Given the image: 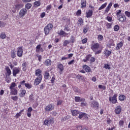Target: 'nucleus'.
<instances>
[{
	"instance_id": "1",
	"label": "nucleus",
	"mask_w": 130,
	"mask_h": 130,
	"mask_svg": "<svg viewBox=\"0 0 130 130\" xmlns=\"http://www.w3.org/2000/svg\"><path fill=\"white\" fill-rule=\"evenodd\" d=\"M99 47H100L99 44L98 43H96L93 44V45L91 46V48L92 50H93V51L95 52V54H99V53H101V51H102V49L98 50V49H99Z\"/></svg>"
},
{
	"instance_id": "2",
	"label": "nucleus",
	"mask_w": 130,
	"mask_h": 130,
	"mask_svg": "<svg viewBox=\"0 0 130 130\" xmlns=\"http://www.w3.org/2000/svg\"><path fill=\"white\" fill-rule=\"evenodd\" d=\"M52 28H53V25L51 23H49L44 27V31L45 35H48L49 32L51 30H52Z\"/></svg>"
},
{
	"instance_id": "3",
	"label": "nucleus",
	"mask_w": 130,
	"mask_h": 130,
	"mask_svg": "<svg viewBox=\"0 0 130 130\" xmlns=\"http://www.w3.org/2000/svg\"><path fill=\"white\" fill-rule=\"evenodd\" d=\"M109 102H111L112 104H115L117 103V94H115L112 97L110 96Z\"/></svg>"
},
{
	"instance_id": "4",
	"label": "nucleus",
	"mask_w": 130,
	"mask_h": 130,
	"mask_svg": "<svg viewBox=\"0 0 130 130\" xmlns=\"http://www.w3.org/2000/svg\"><path fill=\"white\" fill-rule=\"evenodd\" d=\"M117 20L119 21V22L123 23L126 20V17H125V15L124 14H122L120 15L117 16Z\"/></svg>"
},
{
	"instance_id": "5",
	"label": "nucleus",
	"mask_w": 130,
	"mask_h": 130,
	"mask_svg": "<svg viewBox=\"0 0 130 130\" xmlns=\"http://www.w3.org/2000/svg\"><path fill=\"white\" fill-rule=\"evenodd\" d=\"M90 107L94 109L97 110L99 108V103L96 101H92L91 102Z\"/></svg>"
},
{
	"instance_id": "6",
	"label": "nucleus",
	"mask_w": 130,
	"mask_h": 130,
	"mask_svg": "<svg viewBox=\"0 0 130 130\" xmlns=\"http://www.w3.org/2000/svg\"><path fill=\"white\" fill-rule=\"evenodd\" d=\"M17 54L18 57H22L23 56V47L18 48Z\"/></svg>"
},
{
	"instance_id": "7",
	"label": "nucleus",
	"mask_w": 130,
	"mask_h": 130,
	"mask_svg": "<svg viewBox=\"0 0 130 130\" xmlns=\"http://www.w3.org/2000/svg\"><path fill=\"white\" fill-rule=\"evenodd\" d=\"M27 14V10L26 9H22L19 12V17L20 18H23Z\"/></svg>"
},
{
	"instance_id": "8",
	"label": "nucleus",
	"mask_w": 130,
	"mask_h": 130,
	"mask_svg": "<svg viewBox=\"0 0 130 130\" xmlns=\"http://www.w3.org/2000/svg\"><path fill=\"white\" fill-rule=\"evenodd\" d=\"M53 109H54V106L52 104H49L45 108V111H52Z\"/></svg>"
},
{
	"instance_id": "9",
	"label": "nucleus",
	"mask_w": 130,
	"mask_h": 130,
	"mask_svg": "<svg viewBox=\"0 0 130 130\" xmlns=\"http://www.w3.org/2000/svg\"><path fill=\"white\" fill-rule=\"evenodd\" d=\"M41 81H42V78L37 77L35 80L34 85L35 86L39 85L41 83Z\"/></svg>"
},
{
	"instance_id": "10",
	"label": "nucleus",
	"mask_w": 130,
	"mask_h": 130,
	"mask_svg": "<svg viewBox=\"0 0 130 130\" xmlns=\"http://www.w3.org/2000/svg\"><path fill=\"white\" fill-rule=\"evenodd\" d=\"M89 116L88 114L85 113H80L79 115V118L81 119L82 118H88V117Z\"/></svg>"
},
{
	"instance_id": "11",
	"label": "nucleus",
	"mask_w": 130,
	"mask_h": 130,
	"mask_svg": "<svg viewBox=\"0 0 130 130\" xmlns=\"http://www.w3.org/2000/svg\"><path fill=\"white\" fill-rule=\"evenodd\" d=\"M41 73H42V71L40 69H38L36 71V76L38 77L37 78H42V75H41Z\"/></svg>"
},
{
	"instance_id": "12",
	"label": "nucleus",
	"mask_w": 130,
	"mask_h": 130,
	"mask_svg": "<svg viewBox=\"0 0 130 130\" xmlns=\"http://www.w3.org/2000/svg\"><path fill=\"white\" fill-rule=\"evenodd\" d=\"M115 112L116 114H120L121 112V106H118L115 108Z\"/></svg>"
},
{
	"instance_id": "13",
	"label": "nucleus",
	"mask_w": 130,
	"mask_h": 130,
	"mask_svg": "<svg viewBox=\"0 0 130 130\" xmlns=\"http://www.w3.org/2000/svg\"><path fill=\"white\" fill-rule=\"evenodd\" d=\"M20 73V70L19 69L16 68L13 69V74L14 77H17V74Z\"/></svg>"
},
{
	"instance_id": "14",
	"label": "nucleus",
	"mask_w": 130,
	"mask_h": 130,
	"mask_svg": "<svg viewBox=\"0 0 130 130\" xmlns=\"http://www.w3.org/2000/svg\"><path fill=\"white\" fill-rule=\"evenodd\" d=\"M51 123H53V119H51L50 120H45L44 121V124H45V125H49Z\"/></svg>"
},
{
	"instance_id": "15",
	"label": "nucleus",
	"mask_w": 130,
	"mask_h": 130,
	"mask_svg": "<svg viewBox=\"0 0 130 130\" xmlns=\"http://www.w3.org/2000/svg\"><path fill=\"white\" fill-rule=\"evenodd\" d=\"M83 70H85L87 73H90L91 72V68L87 65L83 66Z\"/></svg>"
},
{
	"instance_id": "16",
	"label": "nucleus",
	"mask_w": 130,
	"mask_h": 130,
	"mask_svg": "<svg viewBox=\"0 0 130 130\" xmlns=\"http://www.w3.org/2000/svg\"><path fill=\"white\" fill-rule=\"evenodd\" d=\"M86 17L91 18V17H92V15H93V11L88 10V12H86Z\"/></svg>"
},
{
	"instance_id": "17",
	"label": "nucleus",
	"mask_w": 130,
	"mask_h": 130,
	"mask_svg": "<svg viewBox=\"0 0 130 130\" xmlns=\"http://www.w3.org/2000/svg\"><path fill=\"white\" fill-rule=\"evenodd\" d=\"M58 69L60 70V75H61V73H62V71H63V65L62 64H59L58 65Z\"/></svg>"
},
{
	"instance_id": "18",
	"label": "nucleus",
	"mask_w": 130,
	"mask_h": 130,
	"mask_svg": "<svg viewBox=\"0 0 130 130\" xmlns=\"http://www.w3.org/2000/svg\"><path fill=\"white\" fill-rule=\"evenodd\" d=\"M51 60L49 59H47L45 60V66H46L47 67H48L49 66H51Z\"/></svg>"
},
{
	"instance_id": "19",
	"label": "nucleus",
	"mask_w": 130,
	"mask_h": 130,
	"mask_svg": "<svg viewBox=\"0 0 130 130\" xmlns=\"http://www.w3.org/2000/svg\"><path fill=\"white\" fill-rule=\"evenodd\" d=\"M104 54H105V55L107 56V57H108V56H109L110 54H111V51L108 50H106L104 52Z\"/></svg>"
},
{
	"instance_id": "20",
	"label": "nucleus",
	"mask_w": 130,
	"mask_h": 130,
	"mask_svg": "<svg viewBox=\"0 0 130 130\" xmlns=\"http://www.w3.org/2000/svg\"><path fill=\"white\" fill-rule=\"evenodd\" d=\"M11 90L10 93L11 95H17V89L16 88H12Z\"/></svg>"
},
{
	"instance_id": "21",
	"label": "nucleus",
	"mask_w": 130,
	"mask_h": 130,
	"mask_svg": "<svg viewBox=\"0 0 130 130\" xmlns=\"http://www.w3.org/2000/svg\"><path fill=\"white\" fill-rule=\"evenodd\" d=\"M122 46H123V42H120L117 45L116 49L118 50V49H120Z\"/></svg>"
},
{
	"instance_id": "22",
	"label": "nucleus",
	"mask_w": 130,
	"mask_h": 130,
	"mask_svg": "<svg viewBox=\"0 0 130 130\" xmlns=\"http://www.w3.org/2000/svg\"><path fill=\"white\" fill-rule=\"evenodd\" d=\"M27 62H24L22 64V70L24 72H25V71H26V69H27Z\"/></svg>"
},
{
	"instance_id": "23",
	"label": "nucleus",
	"mask_w": 130,
	"mask_h": 130,
	"mask_svg": "<svg viewBox=\"0 0 130 130\" xmlns=\"http://www.w3.org/2000/svg\"><path fill=\"white\" fill-rule=\"evenodd\" d=\"M15 7L16 10H20L21 8H23V5L22 4H17Z\"/></svg>"
},
{
	"instance_id": "24",
	"label": "nucleus",
	"mask_w": 130,
	"mask_h": 130,
	"mask_svg": "<svg viewBox=\"0 0 130 130\" xmlns=\"http://www.w3.org/2000/svg\"><path fill=\"white\" fill-rule=\"evenodd\" d=\"M71 112L72 113V115H73L74 116H76V115H78V114H79V112L77 110L71 111Z\"/></svg>"
},
{
	"instance_id": "25",
	"label": "nucleus",
	"mask_w": 130,
	"mask_h": 130,
	"mask_svg": "<svg viewBox=\"0 0 130 130\" xmlns=\"http://www.w3.org/2000/svg\"><path fill=\"white\" fill-rule=\"evenodd\" d=\"M6 71L7 73V75L8 76H11V74H12V72L11 71V69H10V68L7 67L6 68Z\"/></svg>"
},
{
	"instance_id": "26",
	"label": "nucleus",
	"mask_w": 130,
	"mask_h": 130,
	"mask_svg": "<svg viewBox=\"0 0 130 130\" xmlns=\"http://www.w3.org/2000/svg\"><path fill=\"white\" fill-rule=\"evenodd\" d=\"M125 99V96L124 95H120L119 96V100L120 101H124Z\"/></svg>"
},
{
	"instance_id": "27",
	"label": "nucleus",
	"mask_w": 130,
	"mask_h": 130,
	"mask_svg": "<svg viewBox=\"0 0 130 130\" xmlns=\"http://www.w3.org/2000/svg\"><path fill=\"white\" fill-rule=\"evenodd\" d=\"M6 25H7V23L6 22H4L2 21H0V28L5 27Z\"/></svg>"
},
{
	"instance_id": "28",
	"label": "nucleus",
	"mask_w": 130,
	"mask_h": 130,
	"mask_svg": "<svg viewBox=\"0 0 130 130\" xmlns=\"http://www.w3.org/2000/svg\"><path fill=\"white\" fill-rule=\"evenodd\" d=\"M26 94V90H22L19 94V96L20 97H24Z\"/></svg>"
},
{
	"instance_id": "29",
	"label": "nucleus",
	"mask_w": 130,
	"mask_h": 130,
	"mask_svg": "<svg viewBox=\"0 0 130 130\" xmlns=\"http://www.w3.org/2000/svg\"><path fill=\"white\" fill-rule=\"evenodd\" d=\"M81 8H86V1L84 0V1H81Z\"/></svg>"
},
{
	"instance_id": "30",
	"label": "nucleus",
	"mask_w": 130,
	"mask_h": 130,
	"mask_svg": "<svg viewBox=\"0 0 130 130\" xmlns=\"http://www.w3.org/2000/svg\"><path fill=\"white\" fill-rule=\"evenodd\" d=\"M6 37H7V36L6 35V33L2 32L1 35H0V38L2 39H5V38H6Z\"/></svg>"
},
{
	"instance_id": "31",
	"label": "nucleus",
	"mask_w": 130,
	"mask_h": 130,
	"mask_svg": "<svg viewBox=\"0 0 130 130\" xmlns=\"http://www.w3.org/2000/svg\"><path fill=\"white\" fill-rule=\"evenodd\" d=\"M106 6H107V3H106L104 4H103V5H102L101 7H100L99 8V11L103 10V9H104V8H105L106 7Z\"/></svg>"
},
{
	"instance_id": "32",
	"label": "nucleus",
	"mask_w": 130,
	"mask_h": 130,
	"mask_svg": "<svg viewBox=\"0 0 130 130\" xmlns=\"http://www.w3.org/2000/svg\"><path fill=\"white\" fill-rule=\"evenodd\" d=\"M31 7H32V4L30 3H28L25 5V8L27 9V10L31 9Z\"/></svg>"
},
{
	"instance_id": "33",
	"label": "nucleus",
	"mask_w": 130,
	"mask_h": 130,
	"mask_svg": "<svg viewBox=\"0 0 130 130\" xmlns=\"http://www.w3.org/2000/svg\"><path fill=\"white\" fill-rule=\"evenodd\" d=\"M40 48H41V45H38L36 48V52H39L40 51Z\"/></svg>"
},
{
	"instance_id": "34",
	"label": "nucleus",
	"mask_w": 130,
	"mask_h": 130,
	"mask_svg": "<svg viewBox=\"0 0 130 130\" xmlns=\"http://www.w3.org/2000/svg\"><path fill=\"white\" fill-rule=\"evenodd\" d=\"M24 85L27 89H31L32 88V85L29 84V83H25Z\"/></svg>"
},
{
	"instance_id": "35",
	"label": "nucleus",
	"mask_w": 130,
	"mask_h": 130,
	"mask_svg": "<svg viewBox=\"0 0 130 130\" xmlns=\"http://www.w3.org/2000/svg\"><path fill=\"white\" fill-rule=\"evenodd\" d=\"M91 55H89L88 56H87L86 57V59L83 60V61H84V62H87V61L89 60V59H90V57H91Z\"/></svg>"
},
{
	"instance_id": "36",
	"label": "nucleus",
	"mask_w": 130,
	"mask_h": 130,
	"mask_svg": "<svg viewBox=\"0 0 130 130\" xmlns=\"http://www.w3.org/2000/svg\"><path fill=\"white\" fill-rule=\"evenodd\" d=\"M15 87H16V83L13 82L11 84V85L10 86V89H15Z\"/></svg>"
},
{
	"instance_id": "37",
	"label": "nucleus",
	"mask_w": 130,
	"mask_h": 130,
	"mask_svg": "<svg viewBox=\"0 0 130 130\" xmlns=\"http://www.w3.org/2000/svg\"><path fill=\"white\" fill-rule=\"evenodd\" d=\"M34 5L36 7H39L40 5H41V3H40V2L39 1H37L34 3Z\"/></svg>"
},
{
	"instance_id": "38",
	"label": "nucleus",
	"mask_w": 130,
	"mask_h": 130,
	"mask_svg": "<svg viewBox=\"0 0 130 130\" xmlns=\"http://www.w3.org/2000/svg\"><path fill=\"white\" fill-rule=\"evenodd\" d=\"M11 57L12 58H15L16 57V52L15 51H13L11 53Z\"/></svg>"
},
{
	"instance_id": "39",
	"label": "nucleus",
	"mask_w": 130,
	"mask_h": 130,
	"mask_svg": "<svg viewBox=\"0 0 130 130\" xmlns=\"http://www.w3.org/2000/svg\"><path fill=\"white\" fill-rule=\"evenodd\" d=\"M49 77V73H45L44 78L45 80H48V78Z\"/></svg>"
},
{
	"instance_id": "40",
	"label": "nucleus",
	"mask_w": 130,
	"mask_h": 130,
	"mask_svg": "<svg viewBox=\"0 0 130 130\" xmlns=\"http://www.w3.org/2000/svg\"><path fill=\"white\" fill-rule=\"evenodd\" d=\"M123 124H124V121L123 120H120L119 122V125L120 126H123Z\"/></svg>"
},
{
	"instance_id": "41",
	"label": "nucleus",
	"mask_w": 130,
	"mask_h": 130,
	"mask_svg": "<svg viewBox=\"0 0 130 130\" xmlns=\"http://www.w3.org/2000/svg\"><path fill=\"white\" fill-rule=\"evenodd\" d=\"M81 97L80 96H75V102H80V99Z\"/></svg>"
},
{
	"instance_id": "42",
	"label": "nucleus",
	"mask_w": 130,
	"mask_h": 130,
	"mask_svg": "<svg viewBox=\"0 0 130 130\" xmlns=\"http://www.w3.org/2000/svg\"><path fill=\"white\" fill-rule=\"evenodd\" d=\"M22 114H21V112L17 113L16 115L15 116V118H19L20 116H21Z\"/></svg>"
},
{
	"instance_id": "43",
	"label": "nucleus",
	"mask_w": 130,
	"mask_h": 130,
	"mask_svg": "<svg viewBox=\"0 0 130 130\" xmlns=\"http://www.w3.org/2000/svg\"><path fill=\"white\" fill-rule=\"evenodd\" d=\"M114 30L115 31H118V30H119V26L118 25H115L114 27Z\"/></svg>"
},
{
	"instance_id": "44",
	"label": "nucleus",
	"mask_w": 130,
	"mask_h": 130,
	"mask_svg": "<svg viewBox=\"0 0 130 130\" xmlns=\"http://www.w3.org/2000/svg\"><path fill=\"white\" fill-rule=\"evenodd\" d=\"M104 68H105L106 69V70H110L111 68H110V66H109V64H105V66Z\"/></svg>"
},
{
	"instance_id": "45",
	"label": "nucleus",
	"mask_w": 130,
	"mask_h": 130,
	"mask_svg": "<svg viewBox=\"0 0 130 130\" xmlns=\"http://www.w3.org/2000/svg\"><path fill=\"white\" fill-rule=\"evenodd\" d=\"M62 103V100H58L57 101V105H61Z\"/></svg>"
},
{
	"instance_id": "46",
	"label": "nucleus",
	"mask_w": 130,
	"mask_h": 130,
	"mask_svg": "<svg viewBox=\"0 0 130 130\" xmlns=\"http://www.w3.org/2000/svg\"><path fill=\"white\" fill-rule=\"evenodd\" d=\"M109 11H110V8H109V7H107L106 8L105 10V14H107V13H108V12H109Z\"/></svg>"
},
{
	"instance_id": "47",
	"label": "nucleus",
	"mask_w": 130,
	"mask_h": 130,
	"mask_svg": "<svg viewBox=\"0 0 130 130\" xmlns=\"http://www.w3.org/2000/svg\"><path fill=\"white\" fill-rule=\"evenodd\" d=\"M69 43H70L69 42V41L68 40H65L64 42H63V46H67V45H68V44H69Z\"/></svg>"
},
{
	"instance_id": "48",
	"label": "nucleus",
	"mask_w": 130,
	"mask_h": 130,
	"mask_svg": "<svg viewBox=\"0 0 130 130\" xmlns=\"http://www.w3.org/2000/svg\"><path fill=\"white\" fill-rule=\"evenodd\" d=\"M125 15L128 17V18H129L130 17V12L128 11H125Z\"/></svg>"
},
{
	"instance_id": "49",
	"label": "nucleus",
	"mask_w": 130,
	"mask_h": 130,
	"mask_svg": "<svg viewBox=\"0 0 130 130\" xmlns=\"http://www.w3.org/2000/svg\"><path fill=\"white\" fill-rule=\"evenodd\" d=\"M11 99H13L14 101H17V100H18V96H11Z\"/></svg>"
},
{
	"instance_id": "50",
	"label": "nucleus",
	"mask_w": 130,
	"mask_h": 130,
	"mask_svg": "<svg viewBox=\"0 0 130 130\" xmlns=\"http://www.w3.org/2000/svg\"><path fill=\"white\" fill-rule=\"evenodd\" d=\"M95 60H96V58L94 57H91L90 59V61H91V62H94Z\"/></svg>"
},
{
	"instance_id": "51",
	"label": "nucleus",
	"mask_w": 130,
	"mask_h": 130,
	"mask_svg": "<svg viewBox=\"0 0 130 130\" xmlns=\"http://www.w3.org/2000/svg\"><path fill=\"white\" fill-rule=\"evenodd\" d=\"M83 19H79L78 20V24H79L80 25H81V24H83Z\"/></svg>"
},
{
	"instance_id": "52",
	"label": "nucleus",
	"mask_w": 130,
	"mask_h": 130,
	"mask_svg": "<svg viewBox=\"0 0 130 130\" xmlns=\"http://www.w3.org/2000/svg\"><path fill=\"white\" fill-rule=\"evenodd\" d=\"M121 10H119L118 12H117L116 16L117 17H118V16H120L121 15Z\"/></svg>"
},
{
	"instance_id": "53",
	"label": "nucleus",
	"mask_w": 130,
	"mask_h": 130,
	"mask_svg": "<svg viewBox=\"0 0 130 130\" xmlns=\"http://www.w3.org/2000/svg\"><path fill=\"white\" fill-rule=\"evenodd\" d=\"M34 95L31 94L29 96V100L30 101H33V100H34Z\"/></svg>"
},
{
	"instance_id": "54",
	"label": "nucleus",
	"mask_w": 130,
	"mask_h": 130,
	"mask_svg": "<svg viewBox=\"0 0 130 130\" xmlns=\"http://www.w3.org/2000/svg\"><path fill=\"white\" fill-rule=\"evenodd\" d=\"M87 38H85L82 40V43L83 44H85V43H87Z\"/></svg>"
},
{
	"instance_id": "55",
	"label": "nucleus",
	"mask_w": 130,
	"mask_h": 130,
	"mask_svg": "<svg viewBox=\"0 0 130 130\" xmlns=\"http://www.w3.org/2000/svg\"><path fill=\"white\" fill-rule=\"evenodd\" d=\"M16 11H17V9L16 8V7L15 6L13 7V8L12 9V12H13V13H16Z\"/></svg>"
},
{
	"instance_id": "56",
	"label": "nucleus",
	"mask_w": 130,
	"mask_h": 130,
	"mask_svg": "<svg viewBox=\"0 0 130 130\" xmlns=\"http://www.w3.org/2000/svg\"><path fill=\"white\" fill-rule=\"evenodd\" d=\"M76 77L77 79H84V77H83V76L81 75H78Z\"/></svg>"
},
{
	"instance_id": "57",
	"label": "nucleus",
	"mask_w": 130,
	"mask_h": 130,
	"mask_svg": "<svg viewBox=\"0 0 130 130\" xmlns=\"http://www.w3.org/2000/svg\"><path fill=\"white\" fill-rule=\"evenodd\" d=\"M107 20L109 21V22H111L112 21V17H110L109 16H107Z\"/></svg>"
},
{
	"instance_id": "58",
	"label": "nucleus",
	"mask_w": 130,
	"mask_h": 130,
	"mask_svg": "<svg viewBox=\"0 0 130 130\" xmlns=\"http://www.w3.org/2000/svg\"><path fill=\"white\" fill-rule=\"evenodd\" d=\"M44 87H45V84H42L41 85L40 89L41 90H43V88H44Z\"/></svg>"
},
{
	"instance_id": "59",
	"label": "nucleus",
	"mask_w": 130,
	"mask_h": 130,
	"mask_svg": "<svg viewBox=\"0 0 130 130\" xmlns=\"http://www.w3.org/2000/svg\"><path fill=\"white\" fill-rule=\"evenodd\" d=\"M37 57L38 58V60L39 61H41V59H42V56L41 55H38L37 56Z\"/></svg>"
},
{
	"instance_id": "60",
	"label": "nucleus",
	"mask_w": 130,
	"mask_h": 130,
	"mask_svg": "<svg viewBox=\"0 0 130 130\" xmlns=\"http://www.w3.org/2000/svg\"><path fill=\"white\" fill-rule=\"evenodd\" d=\"M32 110H33V109H32V107L28 108L27 110V112H31Z\"/></svg>"
},
{
	"instance_id": "61",
	"label": "nucleus",
	"mask_w": 130,
	"mask_h": 130,
	"mask_svg": "<svg viewBox=\"0 0 130 130\" xmlns=\"http://www.w3.org/2000/svg\"><path fill=\"white\" fill-rule=\"evenodd\" d=\"M107 122L108 124H110L111 123V120L109 118H108L107 119Z\"/></svg>"
},
{
	"instance_id": "62",
	"label": "nucleus",
	"mask_w": 130,
	"mask_h": 130,
	"mask_svg": "<svg viewBox=\"0 0 130 130\" xmlns=\"http://www.w3.org/2000/svg\"><path fill=\"white\" fill-rule=\"evenodd\" d=\"M75 62V60H72L68 62V64H73Z\"/></svg>"
},
{
	"instance_id": "63",
	"label": "nucleus",
	"mask_w": 130,
	"mask_h": 130,
	"mask_svg": "<svg viewBox=\"0 0 130 130\" xmlns=\"http://www.w3.org/2000/svg\"><path fill=\"white\" fill-rule=\"evenodd\" d=\"M45 17V13L43 12L41 14V18H44Z\"/></svg>"
},
{
	"instance_id": "64",
	"label": "nucleus",
	"mask_w": 130,
	"mask_h": 130,
	"mask_svg": "<svg viewBox=\"0 0 130 130\" xmlns=\"http://www.w3.org/2000/svg\"><path fill=\"white\" fill-rule=\"evenodd\" d=\"M111 26H112V24L111 23H108L107 24V27L109 28H111Z\"/></svg>"
}]
</instances>
